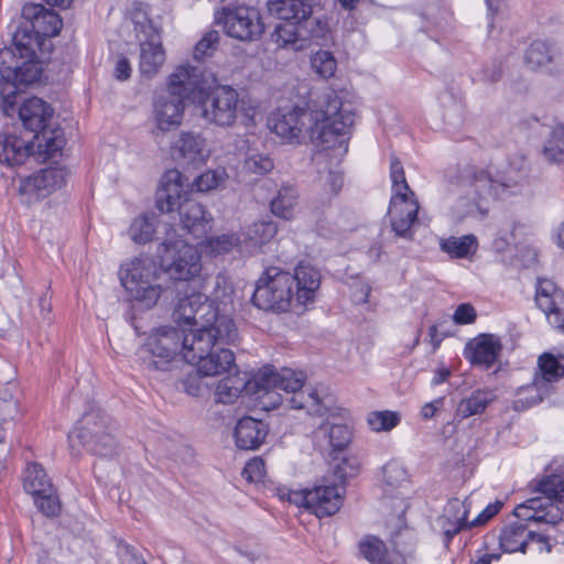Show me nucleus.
<instances>
[{
	"label": "nucleus",
	"instance_id": "1",
	"mask_svg": "<svg viewBox=\"0 0 564 564\" xmlns=\"http://www.w3.org/2000/svg\"><path fill=\"white\" fill-rule=\"evenodd\" d=\"M25 23L12 36V45L0 51V98L7 116L14 112L18 91L41 78L42 67L35 59V48L43 39L57 35L62 19L42 4L28 3L22 8Z\"/></svg>",
	"mask_w": 564,
	"mask_h": 564
},
{
	"label": "nucleus",
	"instance_id": "2",
	"mask_svg": "<svg viewBox=\"0 0 564 564\" xmlns=\"http://www.w3.org/2000/svg\"><path fill=\"white\" fill-rule=\"evenodd\" d=\"M352 124L354 112L350 106L345 105L334 91L326 94L315 109H280L268 120L270 130L283 143H301L306 131L315 145L338 148L341 153L347 152Z\"/></svg>",
	"mask_w": 564,
	"mask_h": 564
},
{
	"label": "nucleus",
	"instance_id": "3",
	"mask_svg": "<svg viewBox=\"0 0 564 564\" xmlns=\"http://www.w3.org/2000/svg\"><path fill=\"white\" fill-rule=\"evenodd\" d=\"M457 198L451 207V218L456 224L467 219L484 221L491 200L507 202L527 192V173L523 163L467 171L457 184Z\"/></svg>",
	"mask_w": 564,
	"mask_h": 564
},
{
	"label": "nucleus",
	"instance_id": "4",
	"mask_svg": "<svg viewBox=\"0 0 564 564\" xmlns=\"http://www.w3.org/2000/svg\"><path fill=\"white\" fill-rule=\"evenodd\" d=\"M305 377L284 368L281 371L264 367L257 375V393L264 406L286 402L292 409H305L310 414L324 415L332 403L330 397H321L316 389L303 388Z\"/></svg>",
	"mask_w": 564,
	"mask_h": 564
},
{
	"label": "nucleus",
	"instance_id": "5",
	"mask_svg": "<svg viewBox=\"0 0 564 564\" xmlns=\"http://www.w3.org/2000/svg\"><path fill=\"white\" fill-rule=\"evenodd\" d=\"M237 338L238 330L231 318L220 319L218 328L209 329V333L194 332L186 362L195 365L204 377L238 372L235 354L221 347L234 344Z\"/></svg>",
	"mask_w": 564,
	"mask_h": 564
},
{
	"label": "nucleus",
	"instance_id": "6",
	"mask_svg": "<svg viewBox=\"0 0 564 564\" xmlns=\"http://www.w3.org/2000/svg\"><path fill=\"white\" fill-rule=\"evenodd\" d=\"M193 333L181 326L156 327L150 332L145 343L140 347V358L149 369L166 371L174 361H186Z\"/></svg>",
	"mask_w": 564,
	"mask_h": 564
},
{
	"label": "nucleus",
	"instance_id": "7",
	"mask_svg": "<svg viewBox=\"0 0 564 564\" xmlns=\"http://www.w3.org/2000/svg\"><path fill=\"white\" fill-rule=\"evenodd\" d=\"M161 265L149 257L134 258L120 268L121 284L134 306L151 310L158 305L165 289L161 284Z\"/></svg>",
	"mask_w": 564,
	"mask_h": 564
},
{
	"label": "nucleus",
	"instance_id": "8",
	"mask_svg": "<svg viewBox=\"0 0 564 564\" xmlns=\"http://www.w3.org/2000/svg\"><path fill=\"white\" fill-rule=\"evenodd\" d=\"M390 178L393 192L388 209L391 229L395 236L411 239L420 205L406 183L402 163L394 155L390 160Z\"/></svg>",
	"mask_w": 564,
	"mask_h": 564
},
{
	"label": "nucleus",
	"instance_id": "9",
	"mask_svg": "<svg viewBox=\"0 0 564 564\" xmlns=\"http://www.w3.org/2000/svg\"><path fill=\"white\" fill-rule=\"evenodd\" d=\"M68 440L73 451L85 448L100 457H112L118 448L112 422L99 410L85 413Z\"/></svg>",
	"mask_w": 564,
	"mask_h": 564
},
{
	"label": "nucleus",
	"instance_id": "10",
	"mask_svg": "<svg viewBox=\"0 0 564 564\" xmlns=\"http://www.w3.org/2000/svg\"><path fill=\"white\" fill-rule=\"evenodd\" d=\"M53 108L43 99L32 97L19 107V118L28 134L36 141L39 158L46 160L58 153L64 139L58 130H47Z\"/></svg>",
	"mask_w": 564,
	"mask_h": 564
},
{
	"label": "nucleus",
	"instance_id": "11",
	"mask_svg": "<svg viewBox=\"0 0 564 564\" xmlns=\"http://www.w3.org/2000/svg\"><path fill=\"white\" fill-rule=\"evenodd\" d=\"M541 496L530 498L514 509L516 517L532 522L556 524L562 520L563 512L558 503H564V477L545 476L535 485Z\"/></svg>",
	"mask_w": 564,
	"mask_h": 564
},
{
	"label": "nucleus",
	"instance_id": "12",
	"mask_svg": "<svg viewBox=\"0 0 564 564\" xmlns=\"http://www.w3.org/2000/svg\"><path fill=\"white\" fill-rule=\"evenodd\" d=\"M158 258L163 272L171 279L189 281L202 271V257L197 248L176 238L175 228L166 231V237L158 247Z\"/></svg>",
	"mask_w": 564,
	"mask_h": 564
},
{
	"label": "nucleus",
	"instance_id": "13",
	"mask_svg": "<svg viewBox=\"0 0 564 564\" xmlns=\"http://www.w3.org/2000/svg\"><path fill=\"white\" fill-rule=\"evenodd\" d=\"M295 296L293 275L272 267L258 279L252 302L260 310L280 313L295 306Z\"/></svg>",
	"mask_w": 564,
	"mask_h": 564
},
{
	"label": "nucleus",
	"instance_id": "14",
	"mask_svg": "<svg viewBox=\"0 0 564 564\" xmlns=\"http://www.w3.org/2000/svg\"><path fill=\"white\" fill-rule=\"evenodd\" d=\"M174 322L188 326H195V329L188 332L209 333V329H216L220 319L230 318L226 314H220L214 302L208 301L202 293H193L180 299L173 312Z\"/></svg>",
	"mask_w": 564,
	"mask_h": 564
},
{
	"label": "nucleus",
	"instance_id": "15",
	"mask_svg": "<svg viewBox=\"0 0 564 564\" xmlns=\"http://www.w3.org/2000/svg\"><path fill=\"white\" fill-rule=\"evenodd\" d=\"M132 21L140 42L139 69L143 76L153 77L165 63V51L158 29L145 13L137 11Z\"/></svg>",
	"mask_w": 564,
	"mask_h": 564
},
{
	"label": "nucleus",
	"instance_id": "16",
	"mask_svg": "<svg viewBox=\"0 0 564 564\" xmlns=\"http://www.w3.org/2000/svg\"><path fill=\"white\" fill-rule=\"evenodd\" d=\"M200 117L209 124L231 128L236 124L241 106L239 94L229 86H219L199 102Z\"/></svg>",
	"mask_w": 564,
	"mask_h": 564
},
{
	"label": "nucleus",
	"instance_id": "17",
	"mask_svg": "<svg viewBox=\"0 0 564 564\" xmlns=\"http://www.w3.org/2000/svg\"><path fill=\"white\" fill-rule=\"evenodd\" d=\"M216 22L228 36L239 41L258 40L264 31L260 13L252 7H224L217 12Z\"/></svg>",
	"mask_w": 564,
	"mask_h": 564
},
{
	"label": "nucleus",
	"instance_id": "18",
	"mask_svg": "<svg viewBox=\"0 0 564 564\" xmlns=\"http://www.w3.org/2000/svg\"><path fill=\"white\" fill-rule=\"evenodd\" d=\"M291 503L304 507L318 518L330 517L339 511L343 506L344 489L335 484L317 485L312 489L291 491L288 495Z\"/></svg>",
	"mask_w": 564,
	"mask_h": 564
},
{
	"label": "nucleus",
	"instance_id": "19",
	"mask_svg": "<svg viewBox=\"0 0 564 564\" xmlns=\"http://www.w3.org/2000/svg\"><path fill=\"white\" fill-rule=\"evenodd\" d=\"M539 371L535 373L530 386L522 388V393H528L525 402L536 404L541 402L551 391L553 382L564 376V356H554L544 352L538 360Z\"/></svg>",
	"mask_w": 564,
	"mask_h": 564
},
{
	"label": "nucleus",
	"instance_id": "20",
	"mask_svg": "<svg viewBox=\"0 0 564 564\" xmlns=\"http://www.w3.org/2000/svg\"><path fill=\"white\" fill-rule=\"evenodd\" d=\"M67 172L62 167H46L23 180L20 194L24 203L33 204L47 197L66 182Z\"/></svg>",
	"mask_w": 564,
	"mask_h": 564
},
{
	"label": "nucleus",
	"instance_id": "21",
	"mask_svg": "<svg viewBox=\"0 0 564 564\" xmlns=\"http://www.w3.org/2000/svg\"><path fill=\"white\" fill-rule=\"evenodd\" d=\"M185 101L165 93L154 97L152 102V121L160 132H169L182 124Z\"/></svg>",
	"mask_w": 564,
	"mask_h": 564
},
{
	"label": "nucleus",
	"instance_id": "22",
	"mask_svg": "<svg viewBox=\"0 0 564 564\" xmlns=\"http://www.w3.org/2000/svg\"><path fill=\"white\" fill-rule=\"evenodd\" d=\"M536 305L546 315L549 323L564 333V296L550 280L539 281L535 294Z\"/></svg>",
	"mask_w": 564,
	"mask_h": 564
},
{
	"label": "nucleus",
	"instance_id": "23",
	"mask_svg": "<svg viewBox=\"0 0 564 564\" xmlns=\"http://www.w3.org/2000/svg\"><path fill=\"white\" fill-rule=\"evenodd\" d=\"M502 350L500 338L494 334H480L470 339L465 347V358L473 365L490 368Z\"/></svg>",
	"mask_w": 564,
	"mask_h": 564
},
{
	"label": "nucleus",
	"instance_id": "24",
	"mask_svg": "<svg viewBox=\"0 0 564 564\" xmlns=\"http://www.w3.org/2000/svg\"><path fill=\"white\" fill-rule=\"evenodd\" d=\"M202 88V74L199 69L189 64H182L175 67L169 75L165 94L186 101Z\"/></svg>",
	"mask_w": 564,
	"mask_h": 564
},
{
	"label": "nucleus",
	"instance_id": "25",
	"mask_svg": "<svg viewBox=\"0 0 564 564\" xmlns=\"http://www.w3.org/2000/svg\"><path fill=\"white\" fill-rule=\"evenodd\" d=\"M173 155L182 164L198 166L207 161L210 150L200 134L182 132L174 141Z\"/></svg>",
	"mask_w": 564,
	"mask_h": 564
},
{
	"label": "nucleus",
	"instance_id": "26",
	"mask_svg": "<svg viewBox=\"0 0 564 564\" xmlns=\"http://www.w3.org/2000/svg\"><path fill=\"white\" fill-rule=\"evenodd\" d=\"M178 217L181 230L196 239L207 234L213 221L205 207L194 199H184L180 204Z\"/></svg>",
	"mask_w": 564,
	"mask_h": 564
},
{
	"label": "nucleus",
	"instance_id": "27",
	"mask_svg": "<svg viewBox=\"0 0 564 564\" xmlns=\"http://www.w3.org/2000/svg\"><path fill=\"white\" fill-rule=\"evenodd\" d=\"M470 505L466 500L451 499L444 507L442 516L436 520V525L444 534L447 544L458 532L464 529H471L467 516Z\"/></svg>",
	"mask_w": 564,
	"mask_h": 564
},
{
	"label": "nucleus",
	"instance_id": "28",
	"mask_svg": "<svg viewBox=\"0 0 564 564\" xmlns=\"http://www.w3.org/2000/svg\"><path fill=\"white\" fill-rule=\"evenodd\" d=\"M186 191L187 184L180 171L170 170L165 172L156 192V207L162 213L172 212L176 206L180 207Z\"/></svg>",
	"mask_w": 564,
	"mask_h": 564
},
{
	"label": "nucleus",
	"instance_id": "29",
	"mask_svg": "<svg viewBox=\"0 0 564 564\" xmlns=\"http://www.w3.org/2000/svg\"><path fill=\"white\" fill-rule=\"evenodd\" d=\"M292 275L294 279V293L296 294L295 306L305 307L315 300L321 284V273L312 264L301 262Z\"/></svg>",
	"mask_w": 564,
	"mask_h": 564
},
{
	"label": "nucleus",
	"instance_id": "30",
	"mask_svg": "<svg viewBox=\"0 0 564 564\" xmlns=\"http://www.w3.org/2000/svg\"><path fill=\"white\" fill-rule=\"evenodd\" d=\"M36 141L30 135L1 134L0 135V163L13 166L25 162L35 154Z\"/></svg>",
	"mask_w": 564,
	"mask_h": 564
},
{
	"label": "nucleus",
	"instance_id": "31",
	"mask_svg": "<svg viewBox=\"0 0 564 564\" xmlns=\"http://www.w3.org/2000/svg\"><path fill=\"white\" fill-rule=\"evenodd\" d=\"M321 0H272L268 2L271 15L284 22H299L312 14Z\"/></svg>",
	"mask_w": 564,
	"mask_h": 564
},
{
	"label": "nucleus",
	"instance_id": "32",
	"mask_svg": "<svg viewBox=\"0 0 564 564\" xmlns=\"http://www.w3.org/2000/svg\"><path fill=\"white\" fill-rule=\"evenodd\" d=\"M268 434L267 425L252 417H242L235 429L236 444L241 449H257L265 440Z\"/></svg>",
	"mask_w": 564,
	"mask_h": 564
},
{
	"label": "nucleus",
	"instance_id": "33",
	"mask_svg": "<svg viewBox=\"0 0 564 564\" xmlns=\"http://www.w3.org/2000/svg\"><path fill=\"white\" fill-rule=\"evenodd\" d=\"M531 530L521 522L503 527L499 534V546L506 553L528 551Z\"/></svg>",
	"mask_w": 564,
	"mask_h": 564
},
{
	"label": "nucleus",
	"instance_id": "34",
	"mask_svg": "<svg viewBox=\"0 0 564 564\" xmlns=\"http://www.w3.org/2000/svg\"><path fill=\"white\" fill-rule=\"evenodd\" d=\"M496 399L495 390L488 388L476 389L458 402L455 415L460 419H467L473 415L482 414Z\"/></svg>",
	"mask_w": 564,
	"mask_h": 564
},
{
	"label": "nucleus",
	"instance_id": "35",
	"mask_svg": "<svg viewBox=\"0 0 564 564\" xmlns=\"http://www.w3.org/2000/svg\"><path fill=\"white\" fill-rule=\"evenodd\" d=\"M272 40L281 48L293 52L306 50V40L302 32L301 21L279 23L274 28Z\"/></svg>",
	"mask_w": 564,
	"mask_h": 564
},
{
	"label": "nucleus",
	"instance_id": "36",
	"mask_svg": "<svg viewBox=\"0 0 564 564\" xmlns=\"http://www.w3.org/2000/svg\"><path fill=\"white\" fill-rule=\"evenodd\" d=\"M299 204L297 189L289 184L282 185L270 203L273 215L282 219H292Z\"/></svg>",
	"mask_w": 564,
	"mask_h": 564
},
{
	"label": "nucleus",
	"instance_id": "37",
	"mask_svg": "<svg viewBox=\"0 0 564 564\" xmlns=\"http://www.w3.org/2000/svg\"><path fill=\"white\" fill-rule=\"evenodd\" d=\"M440 249L453 259L468 258L477 251L478 239L473 234L442 238L440 240Z\"/></svg>",
	"mask_w": 564,
	"mask_h": 564
},
{
	"label": "nucleus",
	"instance_id": "38",
	"mask_svg": "<svg viewBox=\"0 0 564 564\" xmlns=\"http://www.w3.org/2000/svg\"><path fill=\"white\" fill-rule=\"evenodd\" d=\"M316 438H325L335 451H341L350 442L351 433L344 424H322L315 432Z\"/></svg>",
	"mask_w": 564,
	"mask_h": 564
},
{
	"label": "nucleus",
	"instance_id": "39",
	"mask_svg": "<svg viewBox=\"0 0 564 564\" xmlns=\"http://www.w3.org/2000/svg\"><path fill=\"white\" fill-rule=\"evenodd\" d=\"M228 375L216 387L215 401L218 403L228 404L235 402L246 387V381L239 378L237 372Z\"/></svg>",
	"mask_w": 564,
	"mask_h": 564
},
{
	"label": "nucleus",
	"instance_id": "40",
	"mask_svg": "<svg viewBox=\"0 0 564 564\" xmlns=\"http://www.w3.org/2000/svg\"><path fill=\"white\" fill-rule=\"evenodd\" d=\"M24 488L33 497L39 494L52 491V484L42 465L33 463L26 468Z\"/></svg>",
	"mask_w": 564,
	"mask_h": 564
},
{
	"label": "nucleus",
	"instance_id": "41",
	"mask_svg": "<svg viewBox=\"0 0 564 564\" xmlns=\"http://www.w3.org/2000/svg\"><path fill=\"white\" fill-rule=\"evenodd\" d=\"M543 153L550 162L564 163V124H556L551 128L543 147Z\"/></svg>",
	"mask_w": 564,
	"mask_h": 564
},
{
	"label": "nucleus",
	"instance_id": "42",
	"mask_svg": "<svg viewBox=\"0 0 564 564\" xmlns=\"http://www.w3.org/2000/svg\"><path fill=\"white\" fill-rule=\"evenodd\" d=\"M384 492L392 495L394 489H403L408 486V473L401 463L391 460L382 469Z\"/></svg>",
	"mask_w": 564,
	"mask_h": 564
},
{
	"label": "nucleus",
	"instance_id": "43",
	"mask_svg": "<svg viewBox=\"0 0 564 564\" xmlns=\"http://www.w3.org/2000/svg\"><path fill=\"white\" fill-rule=\"evenodd\" d=\"M301 25L303 35L306 40V48L311 41H326L330 33L328 21L322 15H306V18L301 21Z\"/></svg>",
	"mask_w": 564,
	"mask_h": 564
},
{
	"label": "nucleus",
	"instance_id": "44",
	"mask_svg": "<svg viewBox=\"0 0 564 564\" xmlns=\"http://www.w3.org/2000/svg\"><path fill=\"white\" fill-rule=\"evenodd\" d=\"M556 59L554 47L542 41L533 42L525 54V61L533 67L547 66Z\"/></svg>",
	"mask_w": 564,
	"mask_h": 564
},
{
	"label": "nucleus",
	"instance_id": "45",
	"mask_svg": "<svg viewBox=\"0 0 564 564\" xmlns=\"http://www.w3.org/2000/svg\"><path fill=\"white\" fill-rule=\"evenodd\" d=\"M242 169L248 174L262 176L274 169V162L269 154L250 150L246 154Z\"/></svg>",
	"mask_w": 564,
	"mask_h": 564
},
{
	"label": "nucleus",
	"instance_id": "46",
	"mask_svg": "<svg viewBox=\"0 0 564 564\" xmlns=\"http://www.w3.org/2000/svg\"><path fill=\"white\" fill-rule=\"evenodd\" d=\"M155 232V218L145 215L137 217L129 227L128 235L137 243H147Z\"/></svg>",
	"mask_w": 564,
	"mask_h": 564
},
{
	"label": "nucleus",
	"instance_id": "47",
	"mask_svg": "<svg viewBox=\"0 0 564 564\" xmlns=\"http://www.w3.org/2000/svg\"><path fill=\"white\" fill-rule=\"evenodd\" d=\"M278 232L276 224L272 220H261L253 223L245 232L248 239L254 246H261L271 240Z\"/></svg>",
	"mask_w": 564,
	"mask_h": 564
},
{
	"label": "nucleus",
	"instance_id": "48",
	"mask_svg": "<svg viewBox=\"0 0 564 564\" xmlns=\"http://www.w3.org/2000/svg\"><path fill=\"white\" fill-rule=\"evenodd\" d=\"M313 72L323 79L333 77L337 69V61L329 51H317L311 56Z\"/></svg>",
	"mask_w": 564,
	"mask_h": 564
},
{
	"label": "nucleus",
	"instance_id": "49",
	"mask_svg": "<svg viewBox=\"0 0 564 564\" xmlns=\"http://www.w3.org/2000/svg\"><path fill=\"white\" fill-rule=\"evenodd\" d=\"M240 242V238L235 234L219 235L206 240L205 250L212 256H219L238 248Z\"/></svg>",
	"mask_w": 564,
	"mask_h": 564
},
{
	"label": "nucleus",
	"instance_id": "50",
	"mask_svg": "<svg viewBox=\"0 0 564 564\" xmlns=\"http://www.w3.org/2000/svg\"><path fill=\"white\" fill-rule=\"evenodd\" d=\"M360 552L371 564H388L384 543L377 538H367L359 545Z\"/></svg>",
	"mask_w": 564,
	"mask_h": 564
},
{
	"label": "nucleus",
	"instance_id": "51",
	"mask_svg": "<svg viewBox=\"0 0 564 564\" xmlns=\"http://www.w3.org/2000/svg\"><path fill=\"white\" fill-rule=\"evenodd\" d=\"M367 422L372 431H390L399 424L400 416L392 411L371 412L367 417Z\"/></svg>",
	"mask_w": 564,
	"mask_h": 564
},
{
	"label": "nucleus",
	"instance_id": "52",
	"mask_svg": "<svg viewBox=\"0 0 564 564\" xmlns=\"http://www.w3.org/2000/svg\"><path fill=\"white\" fill-rule=\"evenodd\" d=\"M34 502L40 511L47 517H55L59 513L61 505L54 488H52V491L34 496Z\"/></svg>",
	"mask_w": 564,
	"mask_h": 564
},
{
	"label": "nucleus",
	"instance_id": "53",
	"mask_svg": "<svg viewBox=\"0 0 564 564\" xmlns=\"http://www.w3.org/2000/svg\"><path fill=\"white\" fill-rule=\"evenodd\" d=\"M224 175L223 171H207L195 178L194 186L198 192L215 189L224 181Z\"/></svg>",
	"mask_w": 564,
	"mask_h": 564
},
{
	"label": "nucleus",
	"instance_id": "54",
	"mask_svg": "<svg viewBox=\"0 0 564 564\" xmlns=\"http://www.w3.org/2000/svg\"><path fill=\"white\" fill-rule=\"evenodd\" d=\"M219 35L217 31L207 32L200 41L194 47V58L197 61L203 59L205 56L209 55L212 51L215 50V46L218 42Z\"/></svg>",
	"mask_w": 564,
	"mask_h": 564
},
{
	"label": "nucleus",
	"instance_id": "55",
	"mask_svg": "<svg viewBox=\"0 0 564 564\" xmlns=\"http://www.w3.org/2000/svg\"><path fill=\"white\" fill-rule=\"evenodd\" d=\"M265 475V465H264V460L260 457H254L252 459H250L243 470H242V476L248 480V481H260L263 479Z\"/></svg>",
	"mask_w": 564,
	"mask_h": 564
},
{
	"label": "nucleus",
	"instance_id": "56",
	"mask_svg": "<svg viewBox=\"0 0 564 564\" xmlns=\"http://www.w3.org/2000/svg\"><path fill=\"white\" fill-rule=\"evenodd\" d=\"M358 471V465L354 459L343 458L333 467L335 480L345 482L346 479L354 477Z\"/></svg>",
	"mask_w": 564,
	"mask_h": 564
},
{
	"label": "nucleus",
	"instance_id": "57",
	"mask_svg": "<svg viewBox=\"0 0 564 564\" xmlns=\"http://www.w3.org/2000/svg\"><path fill=\"white\" fill-rule=\"evenodd\" d=\"M321 185L332 195H336L343 185L341 174L334 170L319 173Z\"/></svg>",
	"mask_w": 564,
	"mask_h": 564
},
{
	"label": "nucleus",
	"instance_id": "58",
	"mask_svg": "<svg viewBox=\"0 0 564 564\" xmlns=\"http://www.w3.org/2000/svg\"><path fill=\"white\" fill-rule=\"evenodd\" d=\"M503 503L500 500L489 503L474 520L469 521V527H481L494 518L502 508Z\"/></svg>",
	"mask_w": 564,
	"mask_h": 564
},
{
	"label": "nucleus",
	"instance_id": "59",
	"mask_svg": "<svg viewBox=\"0 0 564 564\" xmlns=\"http://www.w3.org/2000/svg\"><path fill=\"white\" fill-rule=\"evenodd\" d=\"M502 70L500 65L490 64L485 66L474 78L477 83L494 84L500 80Z\"/></svg>",
	"mask_w": 564,
	"mask_h": 564
},
{
	"label": "nucleus",
	"instance_id": "60",
	"mask_svg": "<svg viewBox=\"0 0 564 564\" xmlns=\"http://www.w3.org/2000/svg\"><path fill=\"white\" fill-rule=\"evenodd\" d=\"M476 316H477V314H476L475 308L470 304L464 303V304H460L457 306V308L453 315V319L458 325H465V324L474 323L476 319Z\"/></svg>",
	"mask_w": 564,
	"mask_h": 564
},
{
	"label": "nucleus",
	"instance_id": "61",
	"mask_svg": "<svg viewBox=\"0 0 564 564\" xmlns=\"http://www.w3.org/2000/svg\"><path fill=\"white\" fill-rule=\"evenodd\" d=\"M200 373L198 371L193 375H188L186 379L183 381L184 389L187 394L192 397H200L205 391V384L200 379Z\"/></svg>",
	"mask_w": 564,
	"mask_h": 564
},
{
	"label": "nucleus",
	"instance_id": "62",
	"mask_svg": "<svg viewBox=\"0 0 564 564\" xmlns=\"http://www.w3.org/2000/svg\"><path fill=\"white\" fill-rule=\"evenodd\" d=\"M528 550L533 552H546L551 551V544L549 536L543 532H534L531 530V536L528 545Z\"/></svg>",
	"mask_w": 564,
	"mask_h": 564
},
{
	"label": "nucleus",
	"instance_id": "63",
	"mask_svg": "<svg viewBox=\"0 0 564 564\" xmlns=\"http://www.w3.org/2000/svg\"><path fill=\"white\" fill-rule=\"evenodd\" d=\"M131 75V66L128 58L120 56L115 65L113 76L118 80H127Z\"/></svg>",
	"mask_w": 564,
	"mask_h": 564
},
{
	"label": "nucleus",
	"instance_id": "64",
	"mask_svg": "<svg viewBox=\"0 0 564 564\" xmlns=\"http://www.w3.org/2000/svg\"><path fill=\"white\" fill-rule=\"evenodd\" d=\"M18 413V403L12 400H0V421L13 420Z\"/></svg>",
	"mask_w": 564,
	"mask_h": 564
}]
</instances>
